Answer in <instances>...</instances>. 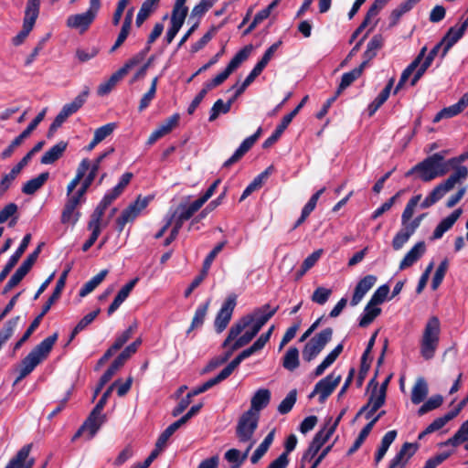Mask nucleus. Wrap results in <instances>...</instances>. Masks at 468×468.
Returning a JSON list of instances; mask_svg holds the SVG:
<instances>
[{
  "instance_id": "obj_33",
  "label": "nucleus",
  "mask_w": 468,
  "mask_h": 468,
  "mask_svg": "<svg viewBox=\"0 0 468 468\" xmlns=\"http://www.w3.org/2000/svg\"><path fill=\"white\" fill-rule=\"evenodd\" d=\"M33 264L29 262V261L25 260L23 263L19 266V268L15 271V273L11 276L9 281L5 286L4 292H8L13 287L16 286L23 278L27 274V272L32 268Z\"/></svg>"
},
{
  "instance_id": "obj_62",
  "label": "nucleus",
  "mask_w": 468,
  "mask_h": 468,
  "mask_svg": "<svg viewBox=\"0 0 468 468\" xmlns=\"http://www.w3.org/2000/svg\"><path fill=\"white\" fill-rule=\"evenodd\" d=\"M332 294V290L324 287H318L313 292L312 301L317 304L324 305Z\"/></svg>"
},
{
  "instance_id": "obj_32",
  "label": "nucleus",
  "mask_w": 468,
  "mask_h": 468,
  "mask_svg": "<svg viewBox=\"0 0 468 468\" xmlns=\"http://www.w3.org/2000/svg\"><path fill=\"white\" fill-rule=\"evenodd\" d=\"M255 136L247 137L235 151V153L225 161L223 166L229 167L236 162H238L255 144Z\"/></svg>"
},
{
  "instance_id": "obj_5",
  "label": "nucleus",
  "mask_w": 468,
  "mask_h": 468,
  "mask_svg": "<svg viewBox=\"0 0 468 468\" xmlns=\"http://www.w3.org/2000/svg\"><path fill=\"white\" fill-rule=\"evenodd\" d=\"M441 322L437 316L428 319L420 341V352L425 360L434 357L440 343Z\"/></svg>"
},
{
  "instance_id": "obj_47",
  "label": "nucleus",
  "mask_w": 468,
  "mask_h": 468,
  "mask_svg": "<svg viewBox=\"0 0 468 468\" xmlns=\"http://www.w3.org/2000/svg\"><path fill=\"white\" fill-rule=\"evenodd\" d=\"M90 168V161L85 158L83 159L78 169L75 177L69 183L67 186V196H70V194L74 191L77 186L80 184V180L84 177L86 172Z\"/></svg>"
},
{
  "instance_id": "obj_26",
  "label": "nucleus",
  "mask_w": 468,
  "mask_h": 468,
  "mask_svg": "<svg viewBox=\"0 0 468 468\" xmlns=\"http://www.w3.org/2000/svg\"><path fill=\"white\" fill-rule=\"evenodd\" d=\"M271 400V391L267 388L258 389L251 398L250 409L247 411L260 414V411L268 406Z\"/></svg>"
},
{
  "instance_id": "obj_24",
  "label": "nucleus",
  "mask_w": 468,
  "mask_h": 468,
  "mask_svg": "<svg viewBox=\"0 0 468 468\" xmlns=\"http://www.w3.org/2000/svg\"><path fill=\"white\" fill-rule=\"evenodd\" d=\"M426 251L424 241L417 242L404 256L399 263V270H405L412 266Z\"/></svg>"
},
{
  "instance_id": "obj_48",
  "label": "nucleus",
  "mask_w": 468,
  "mask_h": 468,
  "mask_svg": "<svg viewBox=\"0 0 468 468\" xmlns=\"http://www.w3.org/2000/svg\"><path fill=\"white\" fill-rule=\"evenodd\" d=\"M421 199V195H416L412 197L407 203L402 214H401V225H407L412 219L415 213V209L418 207Z\"/></svg>"
},
{
  "instance_id": "obj_20",
  "label": "nucleus",
  "mask_w": 468,
  "mask_h": 468,
  "mask_svg": "<svg viewBox=\"0 0 468 468\" xmlns=\"http://www.w3.org/2000/svg\"><path fill=\"white\" fill-rule=\"evenodd\" d=\"M376 282L377 278L374 275H367L362 278L356 285L350 304L352 306L357 305L367 293V292L374 286Z\"/></svg>"
},
{
  "instance_id": "obj_61",
  "label": "nucleus",
  "mask_w": 468,
  "mask_h": 468,
  "mask_svg": "<svg viewBox=\"0 0 468 468\" xmlns=\"http://www.w3.org/2000/svg\"><path fill=\"white\" fill-rule=\"evenodd\" d=\"M454 419V414L447 412L441 417L435 419L430 425L427 426L428 432H434L443 428L450 420Z\"/></svg>"
},
{
  "instance_id": "obj_39",
  "label": "nucleus",
  "mask_w": 468,
  "mask_h": 468,
  "mask_svg": "<svg viewBox=\"0 0 468 468\" xmlns=\"http://www.w3.org/2000/svg\"><path fill=\"white\" fill-rule=\"evenodd\" d=\"M251 450V443L249 444L243 453L237 449H230L225 452V459L232 464V468H239L247 459Z\"/></svg>"
},
{
  "instance_id": "obj_3",
  "label": "nucleus",
  "mask_w": 468,
  "mask_h": 468,
  "mask_svg": "<svg viewBox=\"0 0 468 468\" xmlns=\"http://www.w3.org/2000/svg\"><path fill=\"white\" fill-rule=\"evenodd\" d=\"M58 334L48 336L41 341L31 352L22 360L19 375L15 383H18L29 375L49 354L58 339Z\"/></svg>"
},
{
  "instance_id": "obj_43",
  "label": "nucleus",
  "mask_w": 468,
  "mask_h": 468,
  "mask_svg": "<svg viewBox=\"0 0 468 468\" xmlns=\"http://www.w3.org/2000/svg\"><path fill=\"white\" fill-rule=\"evenodd\" d=\"M415 232L407 225H401V229L394 236L391 245L394 250H401Z\"/></svg>"
},
{
  "instance_id": "obj_10",
  "label": "nucleus",
  "mask_w": 468,
  "mask_h": 468,
  "mask_svg": "<svg viewBox=\"0 0 468 468\" xmlns=\"http://www.w3.org/2000/svg\"><path fill=\"white\" fill-rule=\"evenodd\" d=\"M333 330L327 327L311 338L303 350V359L307 362L314 359L331 340Z\"/></svg>"
},
{
  "instance_id": "obj_41",
  "label": "nucleus",
  "mask_w": 468,
  "mask_h": 468,
  "mask_svg": "<svg viewBox=\"0 0 468 468\" xmlns=\"http://www.w3.org/2000/svg\"><path fill=\"white\" fill-rule=\"evenodd\" d=\"M429 392L428 384L423 378H419L411 390V401L413 404H420L424 400Z\"/></svg>"
},
{
  "instance_id": "obj_64",
  "label": "nucleus",
  "mask_w": 468,
  "mask_h": 468,
  "mask_svg": "<svg viewBox=\"0 0 468 468\" xmlns=\"http://www.w3.org/2000/svg\"><path fill=\"white\" fill-rule=\"evenodd\" d=\"M115 128H116V123H114V122H110L103 126L99 127L94 132L93 137L95 138V141H97L99 143L102 142L105 138H107L109 135H111L113 133Z\"/></svg>"
},
{
  "instance_id": "obj_8",
  "label": "nucleus",
  "mask_w": 468,
  "mask_h": 468,
  "mask_svg": "<svg viewBox=\"0 0 468 468\" xmlns=\"http://www.w3.org/2000/svg\"><path fill=\"white\" fill-rule=\"evenodd\" d=\"M252 48L251 46H246L242 49H240L229 61L227 68L220 73H218L215 78H213L210 81L205 83V87L207 90H210L213 88L223 83L229 76L238 69L242 62H244L250 56Z\"/></svg>"
},
{
  "instance_id": "obj_22",
  "label": "nucleus",
  "mask_w": 468,
  "mask_h": 468,
  "mask_svg": "<svg viewBox=\"0 0 468 468\" xmlns=\"http://www.w3.org/2000/svg\"><path fill=\"white\" fill-rule=\"evenodd\" d=\"M31 450V444L23 446L13 457L5 468H32L34 464V459L28 458Z\"/></svg>"
},
{
  "instance_id": "obj_19",
  "label": "nucleus",
  "mask_w": 468,
  "mask_h": 468,
  "mask_svg": "<svg viewBox=\"0 0 468 468\" xmlns=\"http://www.w3.org/2000/svg\"><path fill=\"white\" fill-rule=\"evenodd\" d=\"M441 48H442V50L444 49V44L442 43L441 40L439 43H437L431 49V51L429 52V54L427 56L425 55L423 57L422 60L420 62V66L419 67L415 75L413 76V78L410 80L411 86H414L418 82V80L422 77V75L425 73V71L428 69V68L431 65L433 59L438 55Z\"/></svg>"
},
{
  "instance_id": "obj_7",
  "label": "nucleus",
  "mask_w": 468,
  "mask_h": 468,
  "mask_svg": "<svg viewBox=\"0 0 468 468\" xmlns=\"http://www.w3.org/2000/svg\"><path fill=\"white\" fill-rule=\"evenodd\" d=\"M260 414L252 413V411H245L239 418L237 427L236 435L239 443H251V448L256 441L253 435L258 428Z\"/></svg>"
},
{
  "instance_id": "obj_30",
  "label": "nucleus",
  "mask_w": 468,
  "mask_h": 468,
  "mask_svg": "<svg viewBox=\"0 0 468 468\" xmlns=\"http://www.w3.org/2000/svg\"><path fill=\"white\" fill-rule=\"evenodd\" d=\"M67 143L60 141L55 145H53L50 149H48L41 157V164L43 165H51L58 160L65 150L67 149Z\"/></svg>"
},
{
  "instance_id": "obj_46",
  "label": "nucleus",
  "mask_w": 468,
  "mask_h": 468,
  "mask_svg": "<svg viewBox=\"0 0 468 468\" xmlns=\"http://www.w3.org/2000/svg\"><path fill=\"white\" fill-rule=\"evenodd\" d=\"M396 437H397V431L394 430L388 431L384 435V437L381 440L380 446L378 449L376 456H375V462L377 463H378L383 459V457L387 453L389 446L395 441Z\"/></svg>"
},
{
  "instance_id": "obj_53",
  "label": "nucleus",
  "mask_w": 468,
  "mask_h": 468,
  "mask_svg": "<svg viewBox=\"0 0 468 468\" xmlns=\"http://www.w3.org/2000/svg\"><path fill=\"white\" fill-rule=\"evenodd\" d=\"M204 203L199 198L190 203L189 205H181L179 207V215L181 216V219L188 220L197 211L202 207Z\"/></svg>"
},
{
  "instance_id": "obj_28",
  "label": "nucleus",
  "mask_w": 468,
  "mask_h": 468,
  "mask_svg": "<svg viewBox=\"0 0 468 468\" xmlns=\"http://www.w3.org/2000/svg\"><path fill=\"white\" fill-rule=\"evenodd\" d=\"M89 94L90 90L88 87H85L84 90L70 103L65 104L59 112L68 118L82 107Z\"/></svg>"
},
{
  "instance_id": "obj_35",
  "label": "nucleus",
  "mask_w": 468,
  "mask_h": 468,
  "mask_svg": "<svg viewBox=\"0 0 468 468\" xmlns=\"http://www.w3.org/2000/svg\"><path fill=\"white\" fill-rule=\"evenodd\" d=\"M415 452V448L412 443L406 442L402 445L399 452L392 458L388 468H403L407 460L403 461V458L408 454V458L412 456Z\"/></svg>"
},
{
  "instance_id": "obj_4",
  "label": "nucleus",
  "mask_w": 468,
  "mask_h": 468,
  "mask_svg": "<svg viewBox=\"0 0 468 468\" xmlns=\"http://www.w3.org/2000/svg\"><path fill=\"white\" fill-rule=\"evenodd\" d=\"M449 170L447 161L444 160V154L442 153H436L416 165L408 175L418 172L422 181L429 182L436 177L444 176Z\"/></svg>"
},
{
  "instance_id": "obj_44",
  "label": "nucleus",
  "mask_w": 468,
  "mask_h": 468,
  "mask_svg": "<svg viewBox=\"0 0 468 468\" xmlns=\"http://www.w3.org/2000/svg\"><path fill=\"white\" fill-rule=\"evenodd\" d=\"M272 166H269L266 170L257 176L253 181L244 189L240 201L247 198L252 192L261 187L263 181L271 175Z\"/></svg>"
},
{
  "instance_id": "obj_18",
  "label": "nucleus",
  "mask_w": 468,
  "mask_h": 468,
  "mask_svg": "<svg viewBox=\"0 0 468 468\" xmlns=\"http://www.w3.org/2000/svg\"><path fill=\"white\" fill-rule=\"evenodd\" d=\"M468 106V91L465 92L458 102L441 110L434 117L433 122H438L444 118H452L461 113Z\"/></svg>"
},
{
  "instance_id": "obj_36",
  "label": "nucleus",
  "mask_w": 468,
  "mask_h": 468,
  "mask_svg": "<svg viewBox=\"0 0 468 468\" xmlns=\"http://www.w3.org/2000/svg\"><path fill=\"white\" fill-rule=\"evenodd\" d=\"M381 313V308L378 305L371 304L368 301L364 308L363 313L359 318V326L367 327Z\"/></svg>"
},
{
  "instance_id": "obj_2",
  "label": "nucleus",
  "mask_w": 468,
  "mask_h": 468,
  "mask_svg": "<svg viewBox=\"0 0 468 468\" xmlns=\"http://www.w3.org/2000/svg\"><path fill=\"white\" fill-rule=\"evenodd\" d=\"M278 308V306L271 308V305L266 303L241 317L230 327L223 346H228L231 341L235 340L231 350H236L250 343L269 319L275 314Z\"/></svg>"
},
{
  "instance_id": "obj_54",
  "label": "nucleus",
  "mask_w": 468,
  "mask_h": 468,
  "mask_svg": "<svg viewBox=\"0 0 468 468\" xmlns=\"http://www.w3.org/2000/svg\"><path fill=\"white\" fill-rule=\"evenodd\" d=\"M157 83H158V77H155L152 80V83H151V86H150V89L148 90V91L145 94H144V96L140 100L139 107H138L139 112L144 111L150 105V103L154 100V98L155 97Z\"/></svg>"
},
{
  "instance_id": "obj_1",
  "label": "nucleus",
  "mask_w": 468,
  "mask_h": 468,
  "mask_svg": "<svg viewBox=\"0 0 468 468\" xmlns=\"http://www.w3.org/2000/svg\"><path fill=\"white\" fill-rule=\"evenodd\" d=\"M278 308V306L271 308V305L266 303L241 317L230 327L223 346H228L231 341L235 340L231 350H236L250 343L269 319L275 314Z\"/></svg>"
},
{
  "instance_id": "obj_6",
  "label": "nucleus",
  "mask_w": 468,
  "mask_h": 468,
  "mask_svg": "<svg viewBox=\"0 0 468 468\" xmlns=\"http://www.w3.org/2000/svg\"><path fill=\"white\" fill-rule=\"evenodd\" d=\"M468 177V168L462 166L452 173L445 181L435 186L420 204L421 208H428L442 198L457 184H462Z\"/></svg>"
},
{
  "instance_id": "obj_51",
  "label": "nucleus",
  "mask_w": 468,
  "mask_h": 468,
  "mask_svg": "<svg viewBox=\"0 0 468 468\" xmlns=\"http://www.w3.org/2000/svg\"><path fill=\"white\" fill-rule=\"evenodd\" d=\"M230 108L231 101L224 102L221 99H218L210 110L208 121L214 122L220 114L228 113Z\"/></svg>"
},
{
  "instance_id": "obj_50",
  "label": "nucleus",
  "mask_w": 468,
  "mask_h": 468,
  "mask_svg": "<svg viewBox=\"0 0 468 468\" xmlns=\"http://www.w3.org/2000/svg\"><path fill=\"white\" fill-rule=\"evenodd\" d=\"M208 304H209V303L207 302V303H206L204 304L199 305L197 308V310L195 312V315H194L192 323H191V325H190V327L186 331V335H189V334L195 328H198V327H200L203 324V323L205 321V317L207 315Z\"/></svg>"
},
{
  "instance_id": "obj_52",
  "label": "nucleus",
  "mask_w": 468,
  "mask_h": 468,
  "mask_svg": "<svg viewBox=\"0 0 468 468\" xmlns=\"http://www.w3.org/2000/svg\"><path fill=\"white\" fill-rule=\"evenodd\" d=\"M182 425H184L179 420L170 424L159 436L156 441V447L164 449L169 438L177 431Z\"/></svg>"
},
{
  "instance_id": "obj_14",
  "label": "nucleus",
  "mask_w": 468,
  "mask_h": 468,
  "mask_svg": "<svg viewBox=\"0 0 468 468\" xmlns=\"http://www.w3.org/2000/svg\"><path fill=\"white\" fill-rule=\"evenodd\" d=\"M106 417L102 413L91 410L90 414L76 432L73 440L79 438L81 434L87 433V439H92L101 425L105 422Z\"/></svg>"
},
{
  "instance_id": "obj_55",
  "label": "nucleus",
  "mask_w": 468,
  "mask_h": 468,
  "mask_svg": "<svg viewBox=\"0 0 468 468\" xmlns=\"http://www.w3.org/2000/svg\"><path fill=\"white\" fill-rule=\"evenodd\" d=\"M443 402L441 395L431 396L423 405L418 410V415L422 416L429 411L438 409Z\"/></svg>"
},
{
  "instance_id": "obj_29",
  "label": "nucleus",
  "mask_w": 468,
  "mask_h": 468,
  "mask_svg": "<svg viewBox=\"0 0 468 468\" xmlns=\"http://www.w3.org/2000/svg\"><path fill=\"white\" fill-rule=\"evenodd\" d=\"M386 399L385 388H378L377 386L372 390L368 402L358 412L357 415H360L363 411L367 410L369 407H372V411H377L379 408H381Z\"/></svg>"
},
{
  "instance_id": "obj_63",
  "label": "nucleus",
  "mask_w": 468,
  "mask_h": 468,
  "mask_svg": "<svg viewBox=\"0 0 468 468\" xmlns=\"http://www.w3.org/2000/svg\"><path fill=\"white\" fill-rule=\"evenodd\" d=\"M388 292L389 287L387 284H383L375 291L369 302L371 303V304L379 305L386 301Z\"/></svg>"
},
{
  "instance_id": "obj_40",
  "label": "nucleus",
  "mask_w": 468,
  "mask_h": 468,
  "mask_svg": "<svg viewBox=\"0 0 468 468\" xmlns=\"http://www.w3.org/2000/svg\"><path fill=\"white\" fill-rule=\"evenodd\" d=\"M365 65L366 62H363L359 67L355 68L349 72H346L343 74L339 87L336 91L337 94H340L344 90L349 87L356 79H358L361 76Z\"/></svg>"
},
{
  "instance_id": "obj_56",
  "label": "nucleus",
  "mask_w": 468,
  "mask_h": 468,
  "mask_svg": "<svg viewBox=\"0 0 468 468\" xmlns=\"http://www.w3.org/2000/svg\"><path fill=\"white\" fill-rule=\"evenodd\" d=\"M297 392L296 389L291 390L286 397L282 400V402L278 406V411L280 414H287L293 408L296 402Z\"/></svg>"
},
{
  "instance_id": "obj_17",
  "label": "nucleus",
  "mask_w": 468,
  "mask_h": 468,
  "mask_svg": "<svg viewBox=\"0 0 468 468\" xmlns=\"http://www.w3.org/2000/svg\"><path fill=\"white\" fill-rule=\"evenodd\" d=\"M333 434L334 428H323L321 431H319L314 437L308 447V450L303 454V458L313 459Z\"/></svg>"
},
{
  "instance_id": "obj_23",
  "label": "nucleus",
  "mask_w": 468,
  "mask_h": 468,
  "mask_svg": "<svg viewBox=\"0 0 468 468\" xmlns=\"http://www.w3.org/2000/svg\"><path fill=\"white\" fill-rule=\"evenodd\" d=\"M463 213L462 208H457L452 211L449 216L444 218L435 228L431 239H441L445 232L452 228L458 218L461 217Z\"/></svg>"
},
{
  "instance_id": "obj_12",
  "label": "nucleus",
  "mask_w": 468,
  "mask_h": 468,
  "mask_svg": "<svg viewBox=\"0 0 468 468\" xmlns=\"http://www.w3.org/2000/svg\"><path fill=\"white\" fill-rule=\"evenodd\" d=\"M340 380L341 376L332 372L315 384L314 390L309 395V398L312 399L315 395H318L319 402L324 403L338 386Z\"/></svg>"
},
{
  "instance_id": "obj_15",
  "label": "nucleus",
  "mask_w": 468,
  "mask_h": 468,
  "mask_svg": "<svg viewBox=\"0 0 468 468\" xmlns=\"http://www.w3.org/2000/svg\"><path fill=\"white\" fill-rule=\"evenodd\" d=\"M236 295H229L217 314L214 325L218 333H221L228 326L236 306Z\"/></svg>"
},
{
  "instance_id": "obj_9",
  "label": "nucleus",
  "mask_w": 468,
  "mask_h": 468,
  "mask_svg": "<svg viewBox=\"0 0 468 468\" xmlns=\"http://www.w3.org/2000/svg\"><path fill=\"white\" fill-rule=\"evenodd\" d=\"M40 0H27L22 30L13 38V44L18 46L24 42L32 30L39 14Z\"/></svg>"
},
{
  "instance_id": "obj_60",
  "label": "nucleus",
  "mask_w": 468,
  "mask_h": 468,
  "mask_svg": "<svg viewBox=\"0 0 468 468\" xmlns=\"http://www.w3.org/2000/svg\"><path fill=\"white\" fill-rule=\"evenodd\" d=\"M449 266L448 260H443L438 266L431 281L432 290H436L441 283Z\"/></svg>"
},
{
  "instance_id": "obj_49",
  "label": "nucleus",
  "mask_w": 468,
  "mask_h": 468,
  "mask_svg": "<svg viewBox=\"0 0 468 468\" xmlns=\"http://www.w3.org/2000/svg\"><path fill=\"white\" fill-rule=\"evenodd\" d=\"M282 366L290 371H293L299 367V351L296 347H290L286 351L283 356Z\"/></svg>"
},
{
  "instance_id": "obj_57",
  "label": "nucleus",
  "mask_w": 468,
  "mask_h": 468,
  "mask_svg": "<svg viewBox=\"0 0 468 468\" xmlns=\"http://www.w3.org/2000/svg\"><path fill=\"white\" fill-rule=\"evenodd\" d=\"M122 79V77L119 75V73L116 71L113 73L111 78L101 83L98 87L97 93L100 96L107 95L111 92V90L113 89V87L117 84V82Z\"/></svg>"
},
{
  "instance_id": "obj_34",
  "label": "nucleus",
  "mask_w": 468,
  "mask_h": 468,
  "mask_svg": "<svg viewBox=\"0 0 468 468\" xmlns=\"http://www.w3.org/2000/svg\"><path fill=\"white\" fill-rule=\"evenodd\" d=\"M186 0H176L172 15L170 18V24L183 26L187 16L188 8L186 6Z\"/></svg>"
},
{
  "instance_id": "obj_13",
  "label": "nucleus",
  "mask_w": 468,
  "mask_h": 468,
  "mask_svg": "<svg viewBox=\"0 0 468 468\" xmlns=\"http://www.w3.org/2000/svg\"><path fill=\"white\" fill-rule=\"evenodd\" d=\"M151 197H138L137 199L125 208L117 219V224L122 230L126 223L134 220L148 206Z\"/></svg>"
},
{
  "instance_id": "obj_42",
  "label": "nucleus",
  "mask_w": 468,
  "mask_h": 468,
  "mask_svg": "<svg viewBox=\"0 0 468 468\" xmlns=\"http://www.w3.org/2000/svg\"><path fill=\"white\" fill-rule=\"evenodd\" d=\"M108 274V270H101L98 274L83 284L80 288L79 295L85 297L97 288Z\"/></svg>"
},
{
  "instance_id": "obj_37",
  "label": "nucleus",
  "mask_w": 468,
  "mask_h": 468,
  "mask_svg": "<svg viewBox=\"0 0 468 468\" xmlns=\"http://www.w3.org/2000/svg\"><path fill=\"white\" fill-rule=\"evenodd\" d=\"M463 442H465L464 449L468 451V420L461 425L452 437L443 442V445L456 447Z\"/></svg>"
},
{
  "instance_id": "obj_45",
  "label": "nucleus",
  "mask_w": 468,
  "mask_h": 468,
  "mask_svg": "<svg viewBox=\"0 0 468 468\" xmlns=\"http://www.w3.org/2000/svg\"><path fill=\"white\" fill-rule=\"evenodd\" d=\"M80 217V213L78 210V207L65 203L60 218L62 224H69L73 227L78 222Z\"/></svg>"
},
{
  "instance_id": "obj_16",
  "label": "nucleus",
  "mask_w": 468,
  "mask_h": 468,
  "mask_svg": "<svg viewBox=\"0 0 468 468\" xmlns=\"http://www.w3.org/2000/svg\"><path fill=\"white\" fill-rule=\"evenodd\" d=\"M468 28V16L462 22L460 26L452 27L441 41L444 44V49L441 51V58H444L448 51L463 37Z\"/></svg>"
},
{
  "instance_id": "obj_21",
  "label": "nucleus",
  "mask_w": 468,
  "mask_h": 468,
  "mask_svg": "<svg viewBox=\"0 0 468 468\" xmlns=\"http://www.w3.org/2000/svg\"><path fill=\"white\" fill-rule=\"evenodd\" d=\"M30 239H31V235L30 234H27L23 238L19 247L16 249V250L14 252V254L11 255V257L9 258L7 263L5 264V266L4 267L2 271L0 272V282H2L6 278L8 273L15 267V265L17 263V261H19L20 257L22 256V254L27 250V246H28V244L30 242Z\"/></svg>"
},
{
  "instance_id": "obj_11",
  "label": "nucleus",
  "mask_w": 468,
  "mask_h": 468,
  "mask_svg": "<svg viewBox=\"0 0 468 468\" xmlns=\"http://www.w3.org/2000/svg\"><path fill=\"white\" fill-rule=\"evenodd\" d=\"M100 8L90 3V7L86 12L68 16L66 20L67 27L77 29L80 33L86 32L97 17Z\"/></svg>"
},
{
  "instance_id": "obj_27",
  "label": "nucleus",
  "mask_w": 468,
  "mask_h": 468,
  "mask_svg": "<svg viewBox=\"0 0 468 468\" xmlns=\"http://www.w3.org/2000/svg\"><path fill=\"white\" fill-rule=\"evenodd\" d=\"M137 282L138 278H134L122 287L108 308V315H112L121 306V304L128 298Z\"/></svg>"
},
{
  "instance_id": "obj_58",
  "label": "nucleus",
  "mask_w": 468,
  "mask_h": 468,
  "mask_svg": "<svg viewBox=\"0 0 468 468\" xmlns=\"http://www.w3.org/2000/svg\"><path fill=\"white\" fill-rule=\"evenodd\" d=\"M44 315H41V314H38L37 317L34 319V321L30 324L28 328L24 333L23 336L15 344L14 350H18L23 344L30 337V335L33 334V332L37 328L39 325V323Z\"/></svg>"
},
{
  "instance_id": "obj_38",
  "label": "nucleus",
  "mask_w": 468,
  "mask_h": 468,
  "mask_svg": "<svg viewBox=\"0 0 468 468\" xmlns=\"http://www.w3.org/2000/svg\"><path fill=\"white\" fill-rule=\"evenodd\" d=\"M48 177L49 174L48 172L39 174L37 177H34L24 184L22 186V192L26 195H33L43 186Z\"/></svg>"
},
{
  "instance_id": "obj_31",
  "label": "nucleus",
  "mask_w": 468,
  "mask_h": 468,
  "mask_svg": "<svg viewBox=\"0 0 468 468\" xmlns=\"http://www.w3.org/2000/svg\"><path fill=\"white\" fill-rule=\"evenodd\" d=\"M255 136L247 137L235 151V153L225 161L223 166L229 167L236 162H238L255 144Z\"/></svg>"
},
{
  "instance_id": "obj_25",
  "label": "nucleus",
  "mask_w": 468,
  "mask_h": 468,
  "mask_svg": "<svg viewBox=\"0 0 468 468\" xmlns=\"http://www.w3.org/2000/svg\"><path fill=\"white\" fill-rule=\"evenodd\" d=\"M427 51V48L423 47L419 55L415 58V59L402 71L399 83L397 84L394 93H397L406 83L409 78L414 73H416L417 69L420 66V62L425 56V52Z\"/></svg>"
},
{
  "instance_id": "obj_59",
  "label": "nucleus",
  "mask_w": 468,
  "mask_h": 468,
  "mask_svg": "<svg viewBox=\"0 0 468 468\" xmlns=\"http://www.w3.org/2000/svg\"><path fill=\"white\" fill-rule=\"evenodd\" d=\"M383 45V37L380 35L374 36L370 41L367 44V50L365 51V56L371 59L376 55L378 50L382 47Z\"/></svg>"
}]
</instances>
